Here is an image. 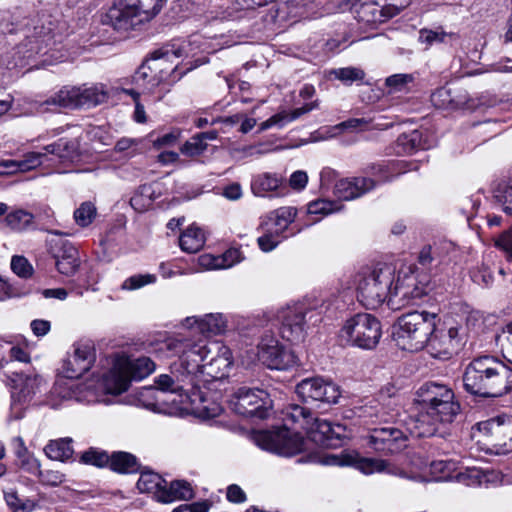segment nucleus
<instances>
[{
	"instance_id": "e433bc0d",
	"label": "nucleus",
	"mask_w": 512,
	"mask_h": 512,
	"mask_svg": "<svg viewBox=\"0 0 512 512\" xmlns=\"http://www.w3.org/2000/svg\"><path fill=\"white\" fill-rule=\"evenodd\" d=\"M110 468L118 473H135L139 469L137 459L127 452H115L110 456Z\"/></svg>"
},
{
	"instance_id": "09e8293b",
	"label": "nucleus",
	"mask_w": 512,
	"mask_h": 512,
	"mask_svg": "<svg viewBox=\"0 0 512 512\" xmlns=\"http://www.w3.org/2000/svg\"><path fill=\"white\" fill-rule=\"evenodd\" d=\"M262 235L258 237L257 243L259 248L263 252H270L274 250L283 239L287 238V236H279L278 234H274L269 230H260Z\"/></svg>"
},
{
	"instance_id": "f03ea898",
	"label": "nucleus",
	"mask_w": 512,
	"mask_h": 512,
	"mask_svg": "<svg viewBox=\"0 0 512 512\" xmlns=\"http://www.w3.org/2000/svg\"><path fill=\"white\" fill-rule=\"evenodd\" d=\"M463 383L473 395L500 397L512 390V368L494 356H480L467 365Z\"/></svg>"
},
{
	"instance_id": "aec40b11",
	"label": "nucleus",
	"mask_w": 512,
	"mask_h": 512,
	"mask_svg": "<svg viewBox=\"0 0 512 512\" xmlns=\"http://www.w3.org/2000/svg\"><path fill=\"white\" fill-rule=\"evenodd\" d=\"M460 346L459 330L457 327H449L448 329H438L429 336V340L425 347L429 354L436 358L446 360L452 357Z\"/></svg>"
},
{
	"instance_id": "864d4df0",
	"label": "nucleus",
	"mask_w": 512,
	"mask_h": 512,
	"mask_svg": "<svg viewBox=\"0 0 512 512\" xmlns=\"http://www.w3.org/2000/svg\"><path fill=\"white\" fill-rule=\"evenodd\" d=\"M156 389L153 387H144L138 393V405L143 406L149 411L158 412V404L154 401Z\"/></svg>"
},
{
	"instance_id": "c85d7f7f",
	"label": "nucleus",
	"mask_w": 512,
	"mask_h": 512,
	"mask_svg": "<svg viewBox=\"0 0 512 512\" xmlns=\"http://www.w3.org/2000/svg\"><path fill=\"white\" fill-rule=\"evenodd\" d=\"M186 323L189 326L196 325L202 334H220L226 329V320L220 313L206 314L203 317H188Z\"/></svg>"
},
{
	"instance_id": "20e7f679",
	"label": "nucleus",
	"mask_w": 512,
	"mask_h": 512,
	"mask_svg": "<svg viewBox=\"0 0 512 512\" xmlns=\"http://www.w3.org/2000/svg\"><path fill=\"white\" fill-rule=\"evenodd\" d=\"M229 429L248 437L260 449L277 455L289 457L304 450V436L287 424L271 429H246L242 425H233Z\"/></svg>"
},
{
	"instance_id": "393cba45",
	"label": "nucleus",
	"mask_w": 512,
	"mask_h": 512,
	"mask_svg": "<svg viewBox=\"0 0 512 512\" xmlns=\"http://www.w3.org/2000/svg\"><path fill=\"white\" fill-rule=\"evenodd\" d=\"M476 430L495 441V445L512 449V418H488L478 422Z\"/></svg>"
},
{
	"instance_id": "bb28decb",
	"label": "nucleus",
	"mask_w": 512,
	"mask_h": 512,
	"mask_svg": "<svg viewBox=\"0 0 512 512\" xmlns=\"http://www.w3.org/2000/svg\"><path fill=\"white\" fill-rule=\"evenodd\" d=\"M375 182L366 177L339 180L334 187V195L341 200H353L372 190Z\"/></svg>"
},
{
	"instance_id": "a18cd8bd",
	"label": "nucleus",
	"mask_w": 512,
	"mask_h": 512,
	"mask_svg": "<svg viewBox=\"0 0 512 512\" xmlns=\"http://www.w3.org/2000/svg\"><path fill=\"white\" fill-rule=\"evenodd\" d=\"M342 205L337 202L318 199L308 204V213L311 215L325 216L333 212L339 211Z\"/></svg>"
},
{
	"instance_id": "338daca9",
	"label": "nucleus",
	"mask_w": 512,
	"mask_h": 512,
	"mask_svg": "<svg viewBox=\"0 0 512 512\" xmlns=\"http://www.w3.org/2000/svg\"><path fill=\"white\" fill-rule=\"evenodd\" d=\"M371 121L365 118H352L339 124L342 129L364 131L370 128Z\"/></svg>"
},
{
	"instance_id": "a211bd4d",
	"label": "nucleus",
	"mask_w": 512,
	"mask_h": 512,
	"mask_svg": "<svg viewBox=\"0 0 512 512\" xmlns=\"http://www.w3.org/2000/svg\"><path fill=\"white\" fill-rule=\"evenodd\" d=\"M68 147V142L60 139L59 141L44 147L45 153L29 152L21 160H4L0 162V175L13 174L16 172H26L35 169L42 164V158L47 154L57 155L59 158L66 157L64 151Z\"/></svg>"
},
{
	"instance_id": "c9c22d12",
	"label": "nucleus",
	"mask_w": 512,
	"mask_h": 512,
	"mask_svg": "<svg viewBox=\"0 0 512 512\" xmlns=\"http://www.w3.org/2000/svg\"><path fill=\"white\" fill-rule=\"evenodd\" d=\"M396 146L399 154H411L418 149H424L422 133L417 129L404 132L398 136Z\"/></svg>"
},
{
	"instance_id": "473e14b6",
	"label": "nucleus",
	"mask_w": 512,
	"mask_h": 512,
	"mask_svg": "<svg viewBox=\"0 0 512 512\" xmlns=\"http://www.w3.org/2000/svg\"><path fill=\"white\" fill-rule=\"evenodd\" d=\"M438 418H407L408 432L414 437H431L437 432Z\"/></svg>"
},
{
	"instance_id": "a19ab883",
	"label": "nucleus",
	"mask_w": 512,
	"mask_h": 512,
	"mask_svg": "<svg viewBox=\"0 0 512 512\" xmlns=\"http://www.w3.org/2000/svg\"><path fill=\"white\" fill-rule=\"evenodd\" d=\"M153 351L160 357L168 358L180 353L182 348L185 346L183 340H179L173 337H164L163 339L157 340L154 344Z\"/></svg>"
},
{
	"instance_id": "412c9836",
	"label": "nucleus",
	"mask_w": 512,
	"mask_h": 512,
	"mask_svg": "<svg viewBox=\"0 0 512 512\" xmlns=\"http://www.w3.org/2000/svg\"><path fill=\"white\" fill-rule=\"evenodd\" d=\"M283 339L298 343L305 337V308L302 305L288 306L278 313Z\"/></svg>"
},
{
	"instance_id": "f3484780",
	"label": "nucleus",
	"mask_w": 512,
	"mask_h": 512,
	"mask_svg": "<svg viewBox=\"0 0 512 512\" xmlns=\"http://www.w3.org/2000/svg\"><path fill=\"white\" fill-rule=\"evenodd\" d=\"M258 359L269 369L287 370L296 363L294 353L282 345L272 331H265L261 336Z\"/></svg>"
},
{
	"instance_id": "bf43d9fd",
	"label": "nucleus",
	"mask_w": 512,
	"mask_h": 512,
	"mask_svg": "<svg viewBox=\"0 0 512 512\" xmlns=\"http://www.w3.org/2000/svg\"><path fill=\"white\" fill-rule=\"evenodd\" d=\"M219 256L222 260V267L224 269L232 267L243 259L242 252L239 248H230Z\"/></svg>"
},
{
	"instance_id": "2f4dec72",
	"label": "nucleus",
	"mask_w": 512,
	"mask_h": 512,
	"mask_svg": "<svg viewBox=\"0 0 512 512\" xmlns=\"http://www.w3.org/2000/svg\"><path fill=\"white\" fill-rule=\"evenodd\" d=\"M332 464L353 465L359 471L367 475L375 472H382L386 469L387 466V463L384 460L370 458L355 459L352 456H345L342 461H338L336 458H333Z\"/></svg>"
},
{
	"instance_id": "f704fd0d",
	"label": "nucleus",
	"mask_w": 512,
	"mask_h": 512,
	"mask_svg": "<svg viewBox=\"0 0 512 512\" xmlns=\"http://www.w3.org/2000/svg\"><path fill=\"white\" fill-rule=\"evenodd\" d=\"M205 243L203 231L194 225L189 226L180 236L179 245L184 252L196 253Z\"/></svg>"
},
{
	"instance_id": "de8ad7c7",
	"label": "nucleus",
	"mask_w": 512,
	"mask_h": 512,
	"mask_svg": "<svg viewBox=\"0 0 512 512\" xmlns=\"http://www.w3.org/2000/svg\"><path fill=\"white\" fill-rule=\"evenodd\" d=\"M156 281L154 274H136L128 277L121 285L123 290H137Z\"/></svg>"
},
{
	"instance_id": "39448f33",
	"label": "nucleus",
	"mask_w": 512,
	"mask_h": 512,
	"mask_svg": "<svg viewBox=\"0 0 512 512\" xmlns=\"http://www.w3.org/2000/svg\"><path fill=\"white\" fill-rule=\"evenodd\" d=\"M191 382L192 388L183 390L168 374H161L154 380L156 389L174 394L172 402L182 416H219L220 407L194 381V377Z\"/></svg>"
},
{
	"instance_id": "603ef678",
	"label": "nucleus",
	"mask_w": 512,
	"mask_h": 512,
	"mask_svg": "<svg viewBox=\"0 0 512 512\" xmlns=\"http://www.w3.org/2000/svg\"><path fill=\"white\" fill-rule=\"evenodd\" d=\"M289 122H290L289 112L281 111V112L276 113L275 115L271 116L267 120L263 121L259 125L258 132H263L272 127L283 128Z\"/></svg>"
},
{
	"instance_id": "4c0bfd02",
	"label": "nucleus",
	"mask_w": 512,
	"mask_h": 512,
	"mask_svg": "<svg viewBox=\"0 0 512 512\" xmlns=\"http://www.w3.org/2000/svg\"><path fill=\"white\" fill-rule=\"evenodd\" d=\"M44 452L52 460L66 461L73 455L71 439L52 440L45 446Z\"/></svg>"
},
{
	"instance_id": "1a4fd4ad",
	"label": "nucleus",
	"mask_w": 512,
	"mask_h": 512,
	"mask_svg": "<svg viewBox=\"0 0 512 512\" xmlns=\"http://www.w3.org/2000/svg\"><path fill=\"white\" fill-rule=\"evenodd\" d=\"M166 0H119L106 13L103 22L117 31H128L149 22Z\"/></svg>"
},
{
	"instance_id": "a878e982",
	"label": "nucleus",
	"mask_w": 512,
	"mask_h": 512,
	"mask_svg": "<svg viewBox=\"0 0 512 512\" xmlns=\"http://www.w3.org/2000/svg\"><path fill=\"white\" fill-rule=\"evenodd\" d=\"M297 210L293 207H280L266 214L260 223V230H269L279 236H285L284 233L294 222Z\"/></svg>"
},
{
	"instance_id": "9d476101",
	"label": "nucleus",
	"mask_w": 512,
	"mask_h": 512,
	"mask_svg": "<svg viewBox=\"0 0 512 512\" xmlns=\"http://www.w3.org/2000/svg\"><path fill=\"white\" fill-rule=\"evenodd\" d=\"M430 290V276L419 273L413 265L402 266L397 274L394 271V283L391 287L390 307L400 309L422 298Z\"/></svg>"
},
{
	"instance_id": "8fccbe9b",
	"label": "nucleus",
	"mask_w": 512,
	"mask_h": 512,
	"mask_svg": "<svg viewBox=\"0 0 512 512\" xmlns=\"http://www.w3.org/2000/svg\"><path fill=\"white\" fill-rule=\"evenodd\" d=\"M494 246L502 251L508 261H512V228L500 233L493 239Z\"/></svg>"
},
{
	"instance_id": "5fc2aeb1",
	"label": "nucleus",
	"mask_w": 512,
	"mask_h": 512,
	"mask_svg": "<svg viewBox=\"0 0 512 512\" xmlns=\"http://www.w3.org/2000/svg\"><path fill=\"white\" fill-rule=\"evenodd\" d=\"M11 269L20 277L27 278L32 274V266L23 256H13L11 260Z\"/></svg>"
},
{
	"instance_id": "774afa93",
	"label": "nucleus",
	"mask_w": 512,
	"mask_h": 512,
	"mask_svg": "<svg viewBox=\"0 0 512 512\" xmlns=\"http://www.w3.org/2000/svg\"><path fill=\"white\" fill-rule=\"evenodd\" d=\"M227 499L233 503H243L246 501V494L236 484H232L227 488Z\"/></svg>"
},
{
	"instance_id": "9b49d317",
	"label": "nucleus",
	"mask_w": 512,
	"mask_h": 512,
	"mask_svg": "<svg viewBox=\"0 0 512 512\" xmlns=\"http://www.w3.org/2000/svg\"><path fill=\"white\" fill-rule=\"evenodd\" d=\"M155 370L154 362L148 357L131 361H117L103 375L101 388L109 394H121L128 390L131 380H142Z\"/></svg>"
},
{
	"instance_id": "7c9ffc66",
	"label": "nucleus",
	"mask_w": 512,
	"mask_h": 512,
	"mask_svg": "<svg viewBox=\"0 0 512 512\" xmlns=\"http://www.w3.org/2000/svg\"><path fill=\"white\" fill-rule=\"evenodd\" d=\"M194 491L191 484L185 480H174L165 491L160 493V502L170 503L175 500H189L193 498Z\"/></svg>"
},
{
	"instance_id": "5701e85b",
	"label": "nucleus",
	"mask_w": 512,
	"mask_h": 512,
	"mask_svg": "<svg viewBox=\"0 0 512 512\" xmlns=\"http://www.w3.org/2000/svg\"><path fill=\"white\" fill-rule=\"evenodd\" d=\"M386 2L382 7L374 3H362L358 11L359 18L366 23L384 22L408 7L411 0H386Z\"/></svg>"
},
{
	"instance_id": "cd10ccee",
	"label": "nucleus",
	"mask_w": 512,
	"mask_h": 512,
	"mask_svg": "<svg viewBox=\"0 0 512 512\" xmlns=\"http://www.w3.org/2000/svg\"><path fill=\"white\" fill-rule=\"evenodd\" d=\"M495 258L496 256L492 253L483 256L482 262L471 271L473 282L483 287H490L494 283L495 269L500 275H505V270L502 267H496Z\"/></svg>"
},
{
	"instance_id": "37998d69",
	"label": "nucleus",
	"mask_w": 512,
	"mask_h": 512,
	"mask_svg": "<svg viewBox=\"0 0 512 512\" xmlns=\"http://www.w3.org/2000/svg\"><path fill=\"white\" fill-rule=\"evenodd\" d=\"M329 74L344 85H352L354 82H361L365 78V72L361 68L352 66L332 69Z\"/></svg>"
},
{
	"instance_id": "6ab92c4d",
	"label": "nucleus",
	"mask_w": 512,
	"mask_h": 512,
	"mask_svg": "<svg viewBox=\"0 0 512 512\" xmlns=\"http://www.w3.org/2000/svg\"><path fill=\"white\" fill-rule=\"evenodd\" d=\"M296 392L304 401H320L328 404L336 403L340 397L339 387L321 377L302 380L296 386Z\"/></svg>"
},
{
	"instance_id": "72a5a7b5",
	"label": "nucleus",
	"mask_w": 512,
	"mask_h": 512,
	"mask_svg": "<svg viewBox=\"0 0 512 512\" xmlns=\"http://www.w3.org/2000/svg\"><path fill=\"white\" fill-rule=\"evenodd\" d=\"M37 380V377L32 378L22 373H15L11 378L12 399L15 401L16 394H18V401H26L31 394L35 393Z\"/></svg>"
},
{
	"instance_id": "0eeeda50",
	"label": "nucleus",
	"mask_w": 512,
	"mask_h": 512,
	"mask_svg": "<svg viewBox=\"0 0 512 512\" xmlns=\"http://www.w3.org/2000/svg\"><path fill=\"white\" fill-rule=\"evenodd\" d=\"M438 315L428 311H413L400 316L394 326L396 345L406 351L423 349L435 331Z\"/></svg>"
},
{
	"instance_id": "6e6552de",
	"label": "nucleus",
	"mask_w": 512,
	"mask_h": 512,
	"mask_svg": "<svg viewBox=\"0 0 512 512\" xmlns=\"http://www.w3.org/2000/svg\"><path fill=\"white\" fill-rule=\"evenodd\" d=\"M393 283L394 268L390 265L362 269L355 275L357 299L367 309H376L385 301L390 306Z\"/></svg>"
},
{
	"instance_id": "ea45409f",
	"label": "nucleus",
	"mask_w": 512,
	"mask_h": 512,
	"mask_svg": "<svg viewBox=\"0 0 512 512\" xmlns=\"http://www.w3.org/2000/svg\"><path fill=\"white\" fill-rule=\"evenodd\" d=\"M14 453L21 463V467L27 471L39 469V462L31 456L25 446L24 440L21 437H15L12 440Z\"/></svg>"
},
{
	"instance_id": "dca6fc26",
	"label": "nucleus",
	"mask_w": 512,
	"mask_h": 512,
	"mask_svg": "<svg viewBox=\"0 0 512 512\" xmlns=\"http://www.w3.org/2000/svg\"><path fill=\"white\" fill-rule=\"evenodd\" d=\"M228 405L237 416H268L273 400L264 390L241 387L231 396Z\"/></svg>"
},
{
	"instance_id": "c03bdc74",
	"label": "nucleus",
	"mask_w": 512,
	"mask_h": 512,
	"mask_svg": "<svg viewBox=\"0 0 512 512\" xmlns=\"http://www.w3.org/2000/svg\"><path fill=\"white\" fill-rule=\"evenodd\" d=\"M97 215V209L92 202H83L74 211V220L80 227L89 226Z\"/></svg>"
},
{
	"instance_id": "f257e3e1",
	"label": "nucleus",
	"mask_w": 512,
	"mask_h": 512,
	"mask_svg": "<svg viewBox=\"0 0 512 512\" xmlns=\"http://www.w3.org/2000/svg\"><path fill=\"white\" fill-rule=\"evenodd\" d=\"M198 42V37H195L187 43L172 44L170 48L164 47L155 51L152 58L144 62L135 72L134 83L149 93H154L155 88L160 85H163L164 92L169 91V86L179 81L187 72L208 62L207 57H201L181 65L176 64L171 69L165 67V62L171 57H194L196 53L193 45Z\"/></svg>"
},
{
	"instance_id": "69168bd1",
	"label": "nucleus",
	"mask_w": 512,
	"mask_h": 512,
	"mask_svg": "<svg viewBox=\"0 0 512 512\" xmlns=\"http://www.w3.org/2000/svg\"><path fill=\"white\" fill-rule=\"evenodd\" d=\"M308 183V175L305 171L297 170L289 178V186L293 190L301 191Z\"/></svg>"
},
{
	"instance_id": "c756f323",
	"label": "nucleus",
	"mask_w": 512,
	"mask_h": 512,
	"mask_svg": "<svg viewBox=\"0 0 512 512\" xmlns=\"http://www.w3.org/2000/svg\"><path fill=\"white\" fill-rule=\"evenodd\" d=\"M166 481L157 473L142 471L137 481L141 493H152L160 501V493L165 491Z\"/></svg>"
},
{
	"instance_id": "58836bf2",
	"label": "nucleus",
	"mask_w": 512,
	"mask_h": 512,
	"mask_svg": "<svg viewBox=\"0 0 512 512\" xmlns=\"http://www.w3.org/2000/svg\"><path fill=\"white\" fill-rule=\"evenodd\" d=\"M414 80L415 77L413 74L399 73L391 75L385 80L387 93L391 95L396 93H407L414 83Z\"/></svg>"
},
{
	"instance_id": "13d9d810",
	"label": "nucleus",
	"mask_w": 512,
	"mask_h": 512,
	"mask_svg": "<svg viewBox=\"0 0 512 512\" xmlns=\"http://www.w3.org/2000/svg\"><path fill=\"white\" fill-rule=\"evenodd\" d=\"M431 101L438 108H448L452 104L450 90L445 87L437 89L431 95Z\"/></svg>"
},
{
	"instance_id": "0e129e2a",
	"label": "nucleus",
	"mask_w": 512,
	"mask_h": 512,
	"mask_svg": "<svg viewBox=\"0 0 512 512\" xmlns=\"http://www.w3.org/2000/svg\"><path fill=\"white\" fill-rule=\"evenodd\" d=\"M179 136L180 132L178 130H173L153 140V146L157 149L173 146L177 142Z\"/></svg>"
},
{
	"instance_id": "680f3d73",
	"label": "nucleus",
	"mask_w": 512,
	"mask_h": 512,
	"mask_svg": "<svg viewBox=\"0 0 512 512\" xmlns=\"http://www.w3.org/2000/svg\"><path fill=\"white\" fill-rule=\"evenodd\" d=\"M139 143L140 140L138 139L123 137L116 142L115 150L117 152L130 151V154L134 155L139 152Z\"/></svg>"
},
{
	"instance_id": "79ce46f5",
	"label": "nucleus",
	"mask_w": 512,
	"mask_h": 512,
	"mask_svg": "<svg viewBox=\"0 0 512 512\" xmlns=\"http://www.w3.org/2000/svg\"><path fill=\"white\" fill-rule=\"evenodd\" d=\"M34 220L33 214L28 211L19 209L9 213L5 217L8 227L15 231H23L32 226Z\"/></svg>"
},
{
	"instance_id": "b1692460",
	"label": "nucleus",
	"mask_w": 512,
	"mask_h": 512,
	"mask_svg": "<svg viewBox=\"0 0 512 512\" xmlns=\"http://www.w3.org/2000/svg\"><path fill=\"white\" fill-rule=\"evenodd\" d=\"M285 178L281 173L262 171L252 175L250 189L254 196L273 198L282 194Z\"/></svg>"
},
{
	"instance_id": "052dcab7",
	"label": "nucleus",
	"mask_w": 512,
	"mask_h": 512,
	"mask_svg": "<svg viewBox=\"0 0 512 512\" xmlns=\"http://www.w3.org/2000/svg\"><path fill=\"white\" fill-rule=\"evenodd\" d=\"M149 188L142 187L139 194H135L131 200V206L136 210H144L149 207L152 203L151 198L148 195Z\"/></svg>"
},
{
	"instance_id": "6e6d98bb",
	"label": "nucleus",
	"mask_w": 512,
	"mask_h": 512,
	"mask_svg": "<svg viewBox=\"0 0 512 512\" xmlns=\"http://www.w3.org/2000/svg\"><path fill=\"white\" fill-rule=\"evenodd\" d=\"M450 36L451 35L445 33L444 31H434L429 29H422L419 32V40L422 43H426L428 45L445 42L446 38Z\"/></svg>"
},
{
	"instance_id": "423d86ee",
	"label": "nucleus",
	"mask_w": 512,
	"mask_h": 512,
	"mask_svg": "<svg viewBox=\"0 0 512 512\" xmlns=\"http://www.w3.org/2000/svg\"><path fill=\"white\" fill-rule=\"evenodd\" d=\"M106 97V92L102 86H64L45 100H29V112L32 114H45L67 108L91 107L104 102Z\"/></svg>"
},
{
	"instance_id": "49530a36",
	"label": "nucleus",
	"mask_w": 512,
	"mask_h": 512,
	"mask_svg": "<svg viewBox=\"0 0 512 512\" xmlns=\"http://www.w3.org/2000/svg\"><path fill=\"white\" fill-rule=\"evenodd\" d=\"M81 462L97 467L110 466V456L105 451L90 448L81 455Z\"/></svg>"
},
{
	"instance_id": "ddd939ff",
	"label": "nucleus",
	"mask_w": 512,
	"mask_h": 512,
	"mask_svg": "<svg viewBox=\"0 0 512 512\" xmlns=\"http://www.w3.org/2000/svg\"><path fill=\"white\" fill-rule=\"evenodd\" d=\"M341 336L355 347L374 349L382 336L380 321L369 313H358L349 318L342 330Z\"/></svg>"
},
{
	"instance_id": "4be33fe9",
	"label": "nucleus",
	"mask_w": 512,
	"mask_h": 512,
	"mask_svg": "<svg viewBox=\"0 0 512 512\" xmlns=\"http://www.w3.org/2000/svg\"><path fill=\"white\" fill-rule=\"evenodd\" d=\"M50 251L55 260V266L59 273L72 276L80 265L77 248L68 240L59 239L52 241Z\"/></svg>"
},
{
	"instance_id": "4468645a",
	"label": "nucleus",
	"mask_w": 512,
	"mask_h": 512,
	"mask_svg": "<svg viewBox=\"0 0 512 512\" xmlns=\"http://www.w3.org/2000/svg\"><path fill=\"white\" fill-rule=\"evenodd\" d=\"M291 424L305 425L306 436L315 444L336 448L342 445L344 439L349 437L346 426L342 423L321 418H288Z\"/></svg>"
},
{
	"instance_id": "e2e57ef3",
	"label": "nucleus",
	"mask_w": 512,
	"mask_h": 512,
	"mask_svg": "<svg viewBox=\"0 0 512 512\" xmlns=\"http://www.w3.org/2000/svg\"><path fill=\"white\" fill-rule=\"evenodd\" d=\"M451 463L439 460V461H433L430 465V471L434 475L435 481H444L447 479V476L445 475L446 472L450 471Z\"/></svg>"
},
{
	"instance_id": "f8f14e48",
	"label": "nucleus",
	"mask_w": 512,
	"mask_h": 512,
	"mask_svg": "<svg viewBox=\"0 0 512 512\" xmlns=\"http://www.w3.org/2000/svg\"><path fill=\"white\" fill-rule=\"evenodd\" d=\"M454 392L445 385L426 383L416 392L414 405L419 413L427 416H457L460 404L454 400Z\"/></svg>"
},
{
	"instance_id": "3c124183",
	"label": "nucleus",
	"mask_w": 512,
	"mask_h": 512,
	"mask_svg": "<svg viewBox=\"0 0 512 512\" xmlns=\"http://www.w3.org/2000/svg\"><path fill=\"white\" fill-rule=\"evenodd\" d=\"M206 149L207 143L203 142L201 137L197 134L185 142L181 147V153L186 156L194 157L201 155Z\"/></svg>"
},
{
	"instance_id": "4d7b16f0",
	"label": "nucleus",
	"mask_w": 512,
	"mask_h": 512,
	"mask_svg": "<svg viewBox=\"0 0 512 512\" xmlns=\"http://www.w3.org/2000/svg\"><path fill=\"white\" fill-rule=\"evenodd\" d=\"M31 473H38L40 477V481L44 484L50 485V486H57L61 484L65 480L64 474L58 472V471H41L40 468L38 470L30 471Z\"/></svg>"
},
{
	"instance_id": "7ed1b4c3",
	"label": "nucleus",
	"mask_w": 512,
	"mask_h": 512,
	"mask_svg": "<svg viewBox=\"0 0 512 512\" xmlns=\"http://www.w3.org/2000/svg\"><path fill=\"white\" fill-rule=\"evenodd\" d=\"M95 361V351L89 343H76L74 351L64 360L62 365L63 378L55 383L52 395L64 401L100 402L98 392L87 383H78L74 379L87 372Z\"/></svg>"
},
{
	"instance_id": "2eb2a0df",
	"label": "nucleus",
	"mask_w": 512,
	"mask_h": 512,
	"mask_svg": "<svg viewBox=\"0 0 512 512\" xmlns=\"http://www.w3.org/2000/svg\"><path fill=\"white\" fill-rule=\"evenodd\" d=\"M183 343L185 346L179 354H181V365L188 374L203 372L202 368L206 366L204 362L209 358L213 349L219 350L220 348H223L225 351L223 352V356L211 357L209 360V366L223 364L225 368H228L231 365L229 357L225 356L228 354V350L225 347H221L216 342L209 344L205 340H200L196 343H191L189 340H183Z\"/></svg>"
}]
</instances>
